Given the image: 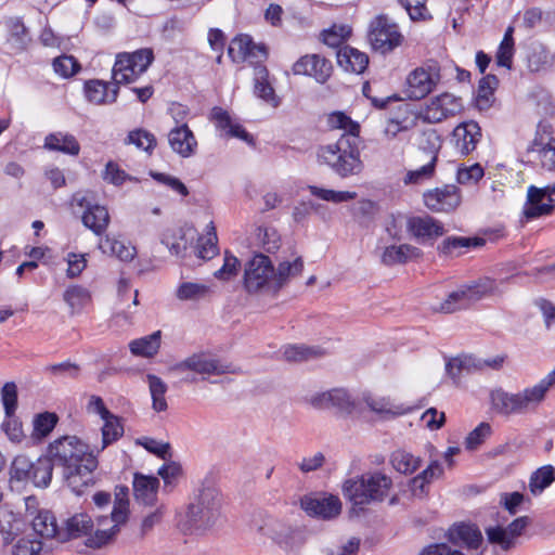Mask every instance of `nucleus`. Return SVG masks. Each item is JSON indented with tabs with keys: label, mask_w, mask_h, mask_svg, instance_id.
Segmentation results:
<instances>
[{
	"label": "nucleus",
	"mask_w": 555,
	"mask_h": 555,
	"mask_svg": "<svg viewBox=\"0 0 555 555\" xmlns=\"http://www.w3.org/2000/svg\"><path fill=\"white\" fill-rule=\"evenodd\" d=\"M99 462L92 453L87 452V444L76 436H63L51 442L47 456L34 462L31 483L47 488L52 479L53 468H60L66 486L77 495L95 483L94 470Z\"/></svg>",
	"instance_id": "f257e3e1"
},
{
	"label": "nucleus",
	"mask_w": 555,
	"mask_h": 555,
	"mask_svg": "<svg viewBox=\"0 0 555 555\" xmlns=\"http://www.w3.org/2000/svg\"><path fill=\"white\" fill-rule=\"evenodd\" d=\"M331 129L344 130V134L332 144L321 146L318 157L340 178L359 175L363 169L358 149L360 125L344 112H334L327 117Z\"/></svg>",
	"instance_id": "f03ea898"
},
{
	"label": "nucleus",
	"mask_w": 555,
	"mask_h": 555,
	"mask_svg": "<svg viewBox=\"0 0 555 555\" xmlns=\"http://www.w3.org/2000/svg\"><path fill=\"white\" fill-rule=\"evenodd\" d=\"M555 386V370L539 383L517 392L495 388L490 392L492 411L503 416L524 415L535 412L543 403L547 392Z\"/></svg>",
	"instance_id": "7ed1b4c3"
},
{
	"label": "nucleus",
	"mask_w": 555,
	"mask_h": 555,
	"mask_svg": "<svg viewBox=\"0 0 555 555\" xmlns=\"http://www.w3.org/2000/svg\"><path fill=\"white\" fill-rule=\"evenodd\" d=\"M188 530L205 532L221 518V496L211 485H203L188 506L185 515Z\"/></svg>",
	"instance_id": "20e7f679"
},
{
	"label": "nucleus",
	"mask_w": 555,
	"mask_h": 555,
	"mask_svg": "<svg viewBox=\"0 0 555 555\" xmlns=\"http://www.w3.org/2000/svg\"><path fill=\"white\" fill-rule=\"evenodd\" d=\"M129 519L128 488L116 487L113 508L109 515L96 516V532L89 540L91 546H106L115 541L120 528Z\"/></svg>",
	"instance_id": "39448f33"
},
{
	"label": "nucleus",
	"mask_w": 555,
	"mask_h": 555,
	"mask_svg": "<svg viewBox=\"0 0 555 555\" xmlns=\"http://www.w3.org/2000/svg\"><path fill=\"white\" fill-rule=\"evenodd\" d=\"M391 487V479L380 473L362 475L357 479H348L343 486L344 495L354 505L370 504L382 501Z\"/></svg>",
	"instance_id": "423d86ee"
},
{
	"label": "nucleus",
	"mask_w": 555,
	"mask_h": 555,
	"mask_svg": "<svg viewBox=\"0 0 555 555\" xmlns=\"http://www.w3.org/2000/svg\"><path fill=\"white\" fill-rule=\"evenodd\" d=\"M154 61L153 50L142 48L134 52H122L116 56L112 69L115 86L134 82Z\"/></svg>",
	"instance_id": "0eeeda50"
},
{
	"label": "nucleus",
	"mask_w": 555,
	"mask_h": 555,
	"mask_svg": "<svg viewBox=\"0 0 555 555\" xmlns=\"http://www.w3.org/2000/svg\"><path fill=\"white\" fill-rule=\"evenodd\" d=\"M274 266L268 256L255 254L245 263L243 283L248 293L260 291L274 293Z\"/></svg>",
	"instance_id": "6e6552de"
},
{
	"label": "nucleus",
	"mask_w": 555,
	"mask_h": 555,
	"mask_svg": "<svg viewBox=\"0 0 555 555\" xmlns=\"http://www.w3.org/2000/svg\"><path fill=\"white\" fill-rule=\"evenodd\" d=\"M495 289L493 280L486 278L472 285L462 286L450 293L444 301L437 308L442 313H453L466 309L482 297L492 294Z\"/></svg>",
	"instance_id": "1a4fd4ad"
},
{
	"label": "nucleus",
	"mask_w": 555,
	"mask_h": 555,
	"mask_svg": "<svg viewBox=\"0 0 555 555\" xmlns=\"http://www.w3.org/2000/svg\"><path fill=\"white\" fill-rule=\"evenodd\" d=\"M367 39L374 51L387 54L401 46L403 35L388 16L378 15L370 23Z\"/></svg>",
	"instance_id": "9d476101"
},
{
	"label": "nucleus",
	"mask_w": 555,
	"mask_h": 555,
	"mask_svg": "<svg viewBox=\"0 0 555 555\" xmlns=\"http://www.w3.org/2000/svg\"><path fill=\"white\" fill-rule=\"evenodd\" d=\"M440 78V67L436 62L415 68L406 78V96L410 100L424 99L436 88Z\"/></svg>",
	"instance_id": "9b49d317"
},
{
	"label": "nucleus",
	"mask_w": 555,
	"mask_h": 555,
	"mask_svg": "<svg viewBox=\"0 0 555 555\" xmlns=\"http://www.w3.org/2000/svg\"><path fill=\"white\" fill-rule=\"evenodd\" d=\"M531 520L528 516H520L514 519L507 527L501 525L490 526L485 529L489 543L500 546L502 551H509L515 547L519 538Z\"/></svg>",
	"instance_id": "f8f14e48"
},
{
	"label": "nucleus",
	"mask_w": 555,
	"mask_h": 555,
	"mask_svg": "<svg viewBox=\"0 0 555 555\" xmlns=\"http://www.w3.org/2000/svg\"><path fill=\"white\" fill-rule=\"evenodd\" d=\"M405 227L412 238L422 245L433 246L446 233L443 224L429 215L409 217Z\"/></svg>",
	"instance_id": "ddd939ff"
},
{
	"label": "nucleus",
	"mask_w": 555,
	"mask_h": 555,
	"mask_svg": "<svg viewBox=\"0 0 555 555\" xmlns=\"http://www.w3.org/2000/svg\"><path fill=\"white\" fill-rule=\"evenodd\" d=\"M555 205V183L544 188L530 185L527 192V202L524 215L527 219H534L552 212Z\"/></svg>",
	"instance_id": "4468645a"
},
{
	"label": "nucleus",
	"mask_w": 555,
	"mask_h": 555,
	"mask_svg": "<svg viewBox=\"0 0 555 555\" xmlns=\"http://www.w3.org/2000/svg\"><path fill=\"white\" fill-rule=\"evenodd\" d=\"M73 202L83 208L81 216L82 223L90 229L95 235H102L109 224V214L105 206L92 203L86 195L76 193Z\"/></svg>",
	"instance_id": "2eb2a0df"
},
{
	"label": "nucleus",
	"mask_w": 555,
	"mask_h": 555,
	"mask_svg": "<svg viewBox=\"0 0 555 555\" xmlns=\"http://www.w3.org/2000/svg\"><path fill=\"white\" fill-rule=\"evenodd\" d=\"M96 532V518H93L86 512L76 513L65 521V527L61 528L59 533V542H65L69 539L86 537L85 544L87 547L99 550L103 546H91L89 540Z\"/></svg>",
	"instance_id": "dca6fc26"
},
{
	"label": "nucleus",
	"mask_w": 555,
	"mask_h": 555,
	"mask_svg": "<svg viewBox=\"0 0 555 555\" xmlns=\"http://www.w3.org/2000/svg\"><path fill=\"white\" fill-rule=\"evenodd\" d=\"M460 190L454 184H447L424 193V203L435 212H450L461 204Z\"/></svg>",
	"instance_id": "f3484780"
},
{
	"label": "nucleus",
	"mask_w": 555,
	"mask_h": 555,
	"mask_svg": "<svg viewBox=\"0 0 555 555\" xmlns=\"http://www.w3.org/2000/svg\"><path fill=\"white\" fill-rule=\"evenodd\" d=\"M301 508L310 516L322 519H332L340 514L341 503L335 495L330 496H309L300 500Z\"/></svg>",
	"instance_id": "a211bd4d"
},
{
	"label": "nucleus",
	"mask_w": 555,
	"mask_h": 555,
	"mask_svg": "<svg viewBox=\"0 0 555 555\" xmlns=\"http://www.w3.org/2000/svg\"><path fill=\"white\" fill-rule=\"evenodd\" d=\"M461 108L457 98L449 93H442L434 99L424 111V120L436 124L450 116H454Z\"/></svg>",
	"instance_id": "6ab92c4d"
},
{
	"label": "nucleus",
	"mask_w": 555,
	"mask_h": 555,
	"mask_svg": "<svg viewBox=\"0 0 555 555\" xmlns=\"http://www.w3.org/2000/svg\"><path fill=\"white\" fill-rule=\"evenodd\" d=\"M171 371L183 373L185 371H192L201 375H220L229 372L227 367L219 364L218 361L207 357L204 353H194L185 360L176 363Z\"/></svg>",
	"instance_id": "aec40b11"
},
{
	"label": "nucleus",
	"mask_w": 555,
	"mask_h": 555,
	"mask_svg": "<svg viewBox=\"0 0 555 555\" xmlns=\"http://www.w3.org/2000/svg\"><path fill=\"white\" fill-rule=\"evenodd\" d=\"M293 72L295 75L311 76L318 82L324 83L331 76L332 64L318 54L305 55L293 65Z\"/></svg>",
	"instance_id": "412c9836"
},
{
	"label": "nucleus",
	"mask_w": 555,
	"mask_h": 555,
	"mask_svg": "<svg viewBox=\"0 0 555 555\" xmlns=\"http://www.w3.org/2000/svg\"><path fill=\"white\" fill-rule=\"evenodd\" d=\"M481 128L475 120L461 122L453 130L455 147L462 155L472 153L481 140Z\"/></svg>",
	"instance_id": "4be33fe9"
},
{
	"label": "nucleus",
	"mask_w": 555,
	"mask_h": 555,
	"mask_svg": "<svg viewBox=\"0 0 555 555\" xmlns=\"http://www.w3.org/2000/svg\"><path fill=\"white\" fill-rule=\"evenodd\" d=\"M448 539L454 544H463L469 550H478L483 538L480 529L472 524H455L448 530Z\"/></svg>",
	"instance_id": "5701e85b"
},
{
	"label": "nucleus",
	"mask_w": 555,
	"mask_h": 555,
	"mask_svg": "<svg viewBox=\"0 0 555 555\" xmlns=\"http://www.w3.org/2000/svg\"><path fill=\"white\" fill-rule=\"evenodd\" d=\"M168 142L171 150L184 158L193 155L197 146V141L186 124L172 128L168 133Z\"/></svg>",
	"instance_id": "b1692460"
},
{
	"label": "nucleus",
	"mask_w": 555,
	"mask_h": 555,
	"mask_svg": "<svg viewBox=\"0 0 555 555\" xmlns=\"http://www.w3.org/2000/svg\"><path fill=\"white\" fill-rule=\"evenodd\" d=\"M423 257V251L411 244L389 245L384 248L380 260L385 266L405 264Z\"/></svg>",
	"instance_id": "393cba45"
},
{
	"label": "nucleus",
	"mask_w": 555,
	"mask_h": 555,
	"mask_svg": "<svg viewBox=\"0 0 555 555\" xmlns=\"http://www.w3.org/2000/svg\"><path fill=\"white\" fill-rule=\"evenodd\" d=\"M104 424L101 428V443H94L89 450L87 446V452L92 453L96 459L98 454L105 450L109 444L116 442L124 435V426L121 420L115 414H111L103 418Z\"/></svg>",
	"instance_id": "a878e982"
},
{
	"label": "nucleus",
	"mask_w": 555,
	"mask_h": 555,
	"mask_svg": "<svg viewBox=\"0 0 555 555\" xmlns=\"http://www.w3.org/2000/svg\"><path fill=\"white\" fill-rule=\"evenodd\" d=\"M254 93L273 107L280 104V99L275 95L274 88L269 79V70L259 63L254 68Z\"/></svg>",
	"instance_id": "bb28decb"
},
{
	"label": "nucleus",
	"mask_w": 555,
	"mask_h": 555,
	"mask_svg": "<svg viewBox=\"0 0 555 555\" xmlns=\"http://www.w3.org/2000/svg\"><path fill=\"white\" fill-rule=\"evenodd\" d=\"M118 86L109 87L102 80H90L85 83V93L89 102L95 105L114 103L118 95Z\"/></svg>",
	"instance_id": "cd10ccee"
},
{
	"label": "nucleus",
	"mask_w": 555,
	"mask_h": 555,
	"mask_svg": "<svg viewBox=\"0 0 555 555\" xmlns=\"http://www.w3.org/2000/svg\"><path fill=\"white\" fill-rule=\"evenodd\" d=\"M337 63L346 72L361 74L369 65V56L352 47L345 46L337 51Z\"/></svg>",
	"instance_id": "c85d7f7f"
},
{
	"label": "nucleus",
	"mask_w": 555,
	"mask_h": 555,
	"mask_svg": "<svg viewBox=\"0 0 555 555\" xmlns=\"http://www.w3.org/2000/svg\"><path fill=\"white\" fill-rule=\"evenodd\" d=\"M159 480L154 476L134 474L133 493L138 502L144 505H153L157 499Z\"/></svg>",
	"instance_id": "c756f323"
},
{
	"label": "nucleus",
	"mask_w": 555,
	"mask_h": 555,
	"mask_svg": "<svg viewBox=\"0 0 555 555\" xmlns=\"http://www.w3.org/2000/svg\"><path fill=\"white\" fill-rule=\"evenodd\" d=\"M237 50L241 59L256 60L257 62L267 59L268 52L263 44H256L247 35L235 37L229 48V54Z\"/></svg>",
	"instance_id": "7c9ffc66"
},
{
	"label": "nucleus",
	"mask_w": 555,
	"mask_h": 555,
	"mask_svg": "<svg viewBox=\"0 0 555 555\" xmlns=\"http://www.w3.org/2000/svg\"><path fill=\"white\" fill-rule=\"evenodd\" d=\"M35 533L41 539H55L59 541L61 528L56 524L54 515L50 511H40L30 520Z\"/></svg>",
	"instance_id": "2f4dec72"
},
{
	"label": "nucleus",
	"mask_w": 555,
	"mask_h": 555,
	"mask_svg": "<svg viewBox=\"0 0 555 555\" xmlns=\"http://www.w3.org/2000/svg\"><path fill=\"white\" fill-rule=\"evenodd\" d=\"M477 358L468 354L459 356L450 359L446 364L447 374L451 377L455 385H460L461 378L465 374L477 371L479 366Z\"/></svg>",
	"instance_id": "473e14b6"
},
{
	"label": "nucleus",
	"mask_w": 555,
	"mask_h": 555,
	"mask_svg": "<svg viewBox=\"0 0 555 555\" xmlns=\"http://www.w3.org/2000/svg\"><path fill=\"white\" fill-rule=\"evenodd\" d=\"M44 147L72 156H77L80 152V144L77 139L73 134L64 132L48 134L44 139Z\"/></svg>",
	"instance_id": "72a5a7b5"
},
{
	"label": "nucleus",
	"mask_w": 555,
	"mask_h": 555,
	"mask_svg": "<svg viewBox=\"0 0 555 555\" xmlns=\"http://www.w3.org/2000/svg\"><path fill=\"white\" fill-rule=\"evenodd\" d=\"M162 332L156 331L150 335L133 339L129 343V349L133 356L151 358L155 356L160 347Z\"/></svg>",
	"instance_id": "f704fd0d"
},
{
	"label": "nucleus",
	"mask_w": 555,
	"mask_h": 555,
	"mask_svg": "<svg viewBox=\"0 0 555 555\" xmlns=\"http://www.w3.org/2000/svg\"><path fill=\"white\" fill-rule=\"evenodd\" d=\"M498 86L499 79L495 75L489 74L480 79L475 99L476 106L479 111H487L492 106L494 102V91Z\"/></svg>",
	"instance_id": "c9c22d12"
},
{
	"label": "nucleus",
	"mask_w": 555,
	"mask_h": 555,
	"mask_svg": "<svg viewBox=\"0 0 555 555\" xmlns=\"http://www.w3.org/2000/svg\"><path fill=\"white\" fill-rule=\"evenodd\" d=\"M304 270V261L301 257H297L294 261H282L274 268V293L283 288L292 278L299 275Z\"/></svg>",
	"instance_id": "e433bc0d"
},
{
	"label": "nucleus",
	"mask_w": 555,
	"mask_h": 555,
	"mask_svg": "<svg viewBox=\"0 0 555 555\" xmlns=\"http://www.w3.org/2000/svg\"><path fill=\"white\" fill-rule=\"evenodd\" d=\"M103 253L117 257L121 261H131L135 254V247L113 236H105L100 243Z\"/></svg>",
	"instance_id": "4c0bfd02"
},
{
	"label": "nucleus",
	"mask_w": 555,
	"mask_h": 555,
	"mask_svg": "<svg viewBox=\"0 0 555 555\" xmlns=\"http://www.w3.org/2000/svg\"><path fill=\"white\" fill-rule=\"evenodd\" d=\"M555 481V467L544 465L534 470L529 479V490L533 495H540Z\"/></svg>",
	"instance_id": "58836bf2"
},
{
	"label": "nucleus",
	"mask_w": 555,
	"mask_h": 555,
	"mask_svg": "<svg viewBox=\"0 0 555 555\" xmlns=\"http://www.w3.org/2000/svg\"><path fill=\"white\" fill-rule=\"evenodd\" d=\"M150 393L152 397V408L156 412H164L167 410L168 404L166 400L167 385L166 383L158 376L154 374H147L146 376Z\"/></svg>",
	"instance_id": "ea45409f"
},
{
	"label": "nucleus",
	"mask_w": 555,
	"mask_h": 555,
	"mask_svg": "<svg viewBox=\"0 0 555 555\" xmlns=\"http://www.w3.org/2000/svg\"><path fill=\"white\" fill-rule=\"evenodd\" d=\"M9 30L8 40L13 44L16 51H23L30 41L28 30L18 17H11L7 21Z\"/></svg>",
	"instance_id": "a19ab883"
},
{
	"label": "nucleus",
	"mask_w": 555,
	"mask_h": 555,
	"mask_svg": "<svg viewBox=\"0 0 555 555\" xmlns=\"http://www.w3.org/2000/svg\"><path fill=\"white\" fill-rule=\"evenodd\" d=\"M363 401L372 412L379 415L395 416L403 413V411L399 406L393 405L390 399L386 397H380L373 393H365L363 396Z\"/></svg>",
	"instance_id": "79ce46f5"
},
{
	"label": "nucleus",
	"mask_w": 555,
	"mask_h": 555,
	"mask_svg": "<svg viewBox=\"0 0 555 555\" xmlns=\"http://www.w3.org/2000/svg\"><path fill=\"white\" fill-rule=\"evenodd\" d=\"M320 347H308L305 345H289L284 348L283 356L288 362H302L317 359L323 356Z\"/></svg>",
	"instance_id": "37998d69"
},
{
	"label": "nucleus",
	"mask_w": 555,
	"mask_h": 555,
	"mask_svg": "<svg viewBox=\"0 0 555 555\" xmlns=\"http://www.w3.org/2000/svg\"><path fill=\"white\" fill-rule=\"evenodd\" d=\"M421 162H424L422 166L414 170H409L404 177V183H413L418 184L426 180H429L433 178L435 173L436 163H437V156L433 155L429 158H417Z\"/></svg>",
	"instance_id": "c03bdc74"
},
{
	"label": "nucleus",
	"mask_w": 555,
	"mask_h": 555,
	"mask_svg": "<svg viewBox=\"0 0 555 555\" xmlns=\"http://www.w3.org/2000/svg\"><path fill=\"white\" fill-rule=\"evenodd\" d=\"M485 244L483 238L479 237H464V236H450L442 241V243L438 246L439 253L449 256L455 249L460 248H470V247H479Z\"/></svg>",
	"instance_id": "a18cd8bd"
},
{
	"label": "nucleus",
	"mask_w": 555,
	"mask_h": 555,
	"mask_svg": "<svg viewBox=\"0 0 555 555\" xmlns=\"http://www.w3.org/2000/svg\"><path fill=\"white\" fill-rule=\"evenodd\" d=\"M34 462L26 455H17L10 467L11 480L27 482L33 480Z\"/></svg>",
	"instance_id": "49530a36"
},
{
	"label": "nucleus",
	"mask_w": 555,
	"mask_h": 555,
	"mask_svg": "<svg viewBox=\"0 0 555 555\" xmlns=\"http://www.w3.org/2000/svg\"><path fill=\"white\" fill-rule=\"evenodd\" d=\"M308 190L313 196H315L322 201L331 202L334 204L349 202L357 197L356 192L335 191V190L320 188L317 185H308Z\"/></svg>",
	"instance_id": "de8ad7c7"
},
{
	"label": "nucleus",
	"mask_w": 555,
	"mask_h": 555,
	"mask_svg": "<svg viewBox=\"0 0 555 555\" xmlns=\"http://www.w3.org/2000/svg\"><path fill=\"white\" fill-rule=\"evenodd\" d=\"M18 530L15 514L8 507L0 506V534L2 535L3 543H11Z\"/></svg>",
	"instance_id": "09e8293b"
},
{
	"label": "nucleus",
	"mask_w": 555,
	"mask_h": 555,
	"mask_svg": "<svg viewBox=\"0 0 555 555\" xmlns=\"http://www.w3.org/2000/svg\"><path fill=\"white\" fill-rule=\"evenodd\" d=\"M155 135L145 129H134L125 139V144H133L138 149L151 154L156 146Z\"/></svg>",
	"instance_id": "8fccbe9b"
},
{
	"label": "nucleus",
	"mask_w": 555,
	"mask_h": 555,
	"mask_svg": "<svg viewBox=\"0 0 555 555\" xmlns=\"http://www.w3.org/2000/svg\"><path fill=\"white\" fill-rule=\"evenodd\" d=\"M441 147V141L439 134L435 130H427L421 134L420 138V154L417 158H429L433 155L438 154Z\"/></svg>",
	"instance_id": "3c124183"
},
{
	"label": "nucleus",
	"mask_w": 555,
	"mask_h": 555,
	"mask_svg": "<svg viewBox=\"0 0 555 555\" xmlns=\"http://www.w3.org/2000/svg\"><path fill=\"white\" fill-rule=\"evenodd\" d=\"M217 233L216 228L212 222H210L207 227V236L204 241L203 237L199 238V244L197 247V257L203 260H209L218 254L217 247Z\"/></svg>",
	"instance_id": "603ef678"
},
{
	"label": "nucleus",
	"mask_w": 555,
	"mask_h": 555,
	"mask_svg": "<svg viewBox=\"0 0 555 555\" xmlns=\"http://www.w3.org/2000/svg\"><path fill=\"white\" fill-rule=\"evenodd\" d=\"M63 298L70 307L72 312H76L85 307L90 301L91 297L87 288L74 285L65 291Z\"/></svg>",
	"instance_id": "864d4df0"
},
{
	"label": "nucleus",
	"mask_w": 555,
	"mask_h": 555,
	"mask_svg": "<svg viewBox=\"0 0 555 555\" xmlns=\"http://www.w3.org/2000/svg\"><path fill=\"white\" fill-rule=\"evenodd\" d=\"M391 463L399 473L412 474L420 467L421 461L411 453L397 451L392 454Z\"/></svg>",
	"instance_id": "5fc2aeb1"
},
{
	"label": "nucleus",
	"mask_w": 555,
	"mask_h": 555,
	"mask_svg": "<svg viewBox=\"0 0 555 555\" xmlns=\"http://www.w3.org/2000/svg\"><path fill=\"white\" fill-rule=\"evenodd\" d=\"M209 287L202 283L184 282L177 289V297L180 300H199L209 293Z\"/></svg>",
	"instance_id": "6e6d98bb"
},
{
	"label": "nucleus",
	"mask_w": 555,
	"mask_h": 555,
	"mask_svg": "<svg viewBox=\"0 0 555 555\" xmlns=\"http://www.w3.org/2000/svg\"><path fill=\"white\" fill-rule=\"evenodd\" d=\"M59 417L55 413L43 412L34 418V436L37 438L47 437L57 424Z\"/></svg>",
	"instance_id": "4d7b16f0"
},
{
	"label": "nucleus",
	"mask_w": 555,
	"mask_h": 555,
	"mask_svg": "<svg viewBox=\"0 0 555 555\" xmlns=\"http://www.w3.org/2000/svg\"><path fill=\"white\" fill-rule=\"evenodd\" d=\"M53 68L56 74L64 78H68L80 69V64L72 55H61L54 59Z\"/></svg>",
	"instance_id": "13d9d810"
},
{
	"label": "nucleus",
	"mask_w": 555,
	"mask_h": 555,
	"mask_svg": "<svg viewBox=\"0 0 555 555\" xmlns=\"http://www.w3.org/2000/svg\"><path fill=\"white\" fill-rule=\"evenodd\" d=\"M1 399L5 416L11 418L17 408V387L14 383H5L1 389Z\"/></svg>",
	"instance_id": "bf43d9fd"
},
{
	"label": "nucleus",
	"mask_w": 555,
	"mask_h": 555,
	"mask_svg": "<svg viewBox=\"0 0 555 555\" xmlns=\"http://www.w3.org/2000/svg\"><path fill=\"white\" fill-rule=\"evenodd\" d=\"M258 241L268 253H275L280 248L281 238L273 228H258Z\"/></svg>",
	"instance_id": "052dcab7"
},
{
	"label": "nucleus",
	"mask_w": 555,
	"mask_h": 555,
	"mask_svg": "<svg viewBox=\"0 0 555 555\" xmlns=\"http://www.w3.org/2000/svg\"><path fill=\"white\" fill-rule=\"evenodd\" d=\"M331 408H335L338 412L350 414L354 410V403L351 401L350 396L344 389L331 390Z\"/></svg>",
	"instance_id": "680f3d73"
},
{
	"label": "nucleus",
	"mask_w": 555,
	"mask_h": 555,
	"mask_svg": "<svg viewBox=\"0 0 555 555\" xmlns=\"http://www.w3.org/2000/svg\"><path fill=\"white\" fill-rule=\"evenodd\" d=\"M491 435V426L488 423H480L472 430L465 439V447L468 450L477 449Z\"/></svg>",
	"instance_id": "e2e57ef3"
},
{
	"label": "nucleus",
	"mask_w": 555,
	"mask_h": 555,
	"mask_svg": "<svg viewBox=\"0 0 555 555\" xmlns=\"http://www.w3.org/2000/svg\"><path fill=\"white\" fill-rule=\"evenodd\" d=\"M306 542V534L299 528H288L285 534L281 535L279 543L286 550L299 548Z\"/></svg>",
	"instance_id": "0e129e2a"
},
{
	"label": "nucleus",
	"mask_w": 555,
	"mask_h": 555,
	"mask_svg": "<svg viewBox=\"0 0 555 555\" xmlns=\"http://www.w3.org/2000/svg\"><path fill=\"white\" fill-rule=\"evenodd\" d=\"M103 179L114 185H121L126 180H131V177L122 170L116 163L108 162L105 167Z\"/></svg>",
	"instance_id": "69168bd1"
},
{
	"label": "nucleus",
	"mask_w": 555,
	"mask_h": 555,
	"mask_svg": "<svg viewBox=\"0 0 555 555\" xmlns=\"http://www.w3.org/2000/svg\"><path fill=\"white\" fill-rule=\"evenodd\" d=\"M483 177V168L474 164L467 168H460L456 173L457 182L461 184L476 183Z\"/></svg>",
	"instance_id": "338daca9"
},
{
	"label": "nucleus",
	"mask_w": 555,
	"mask_h": 555,
	"mask_svg": "<svg viewBox=\"0 0 555 555\" xmlns=\"http://www.w3.org/2000/svg\"><path fill=\"white\" fill-rule=\"evenodd\" d=\"M43 543L39 540L21 538L13 547V555H36L42 550Z\"/></svg>",
	"instance_id": "774afa93"
}]
</instances>
